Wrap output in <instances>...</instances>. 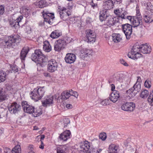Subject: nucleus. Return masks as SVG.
<instances>
[{
  "instance_id": "1",
  "label": "nucleus",
  "mask_w": 153,
  "mask_h": 153,
  "mask_svg": "<svg viewBox=\"0 0 153 153\" xmlns=\"http://www.w3.org/2000/svg\"><path fill=\"white\" fill-rule=\"evenodd\" d=\"M31 59L36 62H39L38 63L42 67L48 63L47 69L49 72H53L57 70L58 65L56 61L53 59L48 61L47 56L43 54L40 49L35 50L34 53L32 54Z\"/></svg>"
},
{
  "instance_id": "2",
  "label": "nucleus",
  "mask_w": 153,
  "mask_h": 153,
  "mask_svg": "<svg viewBox=\"0 0 153 153\" xmlns=\"http://www.w3.org/2000/svg\"><path fill=\"white\" fill-rule=\"evenodd\" d=\"M21 40V39L19 35H12L6 38L3 44L5 48L16 49L18 47Z\"/></svg>"
},
{
  "instance_id": "3",
  "label": "nucleus",
  "mask_w": 153,
  "mask_h": 153,
  "mask_svg": "<svg viewBox=\"0 0 153 153\" xmlns=\"http://www.w3.org/2000/svg\"><path fill=\"white\" fill-rule=\"evenodd\" d=\"M45 92L44 86H37L31 92L30 94L31 95L32 99L36 101L41 99Z\"/></svg>"
},
{
  "instance_id": "4",
  "label": "nucleus",
  "mask_w": 153,
  "mask_h": 153,
  "mask_svg": "<svg viewBox=\"0 0 153 153\" xmlns=\"http://www.w3.org/2000/svg\"><path fill=\"white\" fill-rule=\"evenodd\" d=\"M141 55L140 53V45L138 43H136L133 46L131 51L128 54V56L129 58L133 59H137Z\"/></svg>"
},
{
  "instance_id": "5",
  "label": "nucleus",
  "mask_w": 153,
  "mask_h": 153,
  "mask_svg": "<svg viewBox=\"0 0 153 153\" xmlns=\"http://www.w3.org/2000/svg\"><path fill=\"white\" fill-rule=\"evenodd\" d=\"M141 85L140 83H136L133 87L126 92L128 96L130 98L134 97L140 91Z\"/></svg>"
},
{
  "instance_id": "6",
  "label": "nucleus",
  "mask_w": 153,
  "mask_h": 153,
  "mask_svg": "<svg viewBox=\"0 0 153 153\" xmlns=\"http://www.w3.org/2000/svg\"><path fill=\"white\" fill-rule=\"evenodd\" d=\"M123 92H125L124 90L118 91H114L110 95L109 100L113 102H115L120 98H122Z\"/></svg>"
},
{
  "instance_id": "7",
  "label": "nucleus",
  "mask_w": 153,
  "mask_h": 153,
  "mask_svg": "<svg viewBox=\"0 0 153 153\" xmlns=\"http://www.w3.org/2000/svg\"><path fill=\"white\" fill-rule=\"evenodd\" d=\"M132 26L128 23L123 24L122 25V28L123 32L126 36L127 39H129L132 31Z\"/></svg>"
},
{
  "instance_id": "8",
  "label": "nucleus",
  "mask_w": 153,
  "mask_h": 153,
  "mask_svg": "<svg viewBox=\"0 0 153 153\" xmlns=\"http://www.w3.org/2000/svg\"><path fill=\"white\" fill-rule=\"evenodd\" d=\"M42 15L45 21L51 25L53 23V20L55 18L54 13H49L47 11H43Z\"/></svg>"
},
{
  "instance_id": "9",
  "label": "nucleus",
  "mask_w": 153,
  "mask_h": 153,
  "mask_svg": "<svg viewBox=\"0 0 153 153\" xmlns=\"http://www.w3.org/2000/svg\"><path fill=\"white\" fill-rule=\"evenodd\" d=\"M66 45L65 41L64 39H59L54 43V50L56 51L59 52Z\"/></svg>"
},
{
  "instance_id": "10",
  "label": "nucleus",
  "mask_w": 153,
  "mask_h": 153,
  "mask_svg": "<svg viewBox=\"0 0 153 153\" xmlns=\"http://www.w3.org/2000/svg\"><path fill=\"white\" fill-rule=\"evenodd\" d=\"M122 110L126 111L132 112L135 108V105L133 102H126L121 106Z\"/></svg>"
},
{
  "instance_id": "11",
  "label": "nucleus",
  "mask_w": 153,
  "mask_h": 153,
  "mask_svg": "<svg viewBox=\"0 0 153 153\" xmlns=\"http://www.w3.org/2000/svg\"><path fill=\"white\" fill-rule=\"evenodd\" d=\"M134 28H136L137 29L140 30L143 28V24L142 18L137 17L136 16H133V21L132 23Z\"/></svg>"
},
{
  "instance_id": "12",
  "label": "nucleus",
  "mask_w": 153,
  "mask_h": 153,
  "mask_svg": "<svg viewBox=\"0 0 153 153\" xmlns=\"http://www.w3.org/2000/svg\"><path fill=\"white\" fill-rule=\"evenodd\" d=\"M96 37V34L93 30L89 29L86 31L85 40L87 42H95Z\"/></svg>"
},
{
  "instance_id": "13",
  "label": "nucleus",
  "mask_w": 153,
  "mask_h": 153,
  "mask_svg": "<svg viewBox=\"0 0 153 153\" xmlns=\"http://www.w3.org/2000/svg\"><path fill=\"white\" fill-rule=\"evenodd\" d=\"M22 16H19L16 20L13 19L9 20V22L10 25L12 28L15 29L19 28L20 27L19 23L23 19Z\"/></svg>"
},
{
  "instance_id": "14",
  "label": "nucleus",
  "mask_w": 153,
  "mask_h": 153,
  "mask_svg": "<svg viewBox=\"0 0 153 153\" xmlns=\"http://www.w3.org/2000/svg\"><path fill=\"white\" fill-rule=\"evenodd\" d=\"M143 19L146 23L152 22L153 21V10L152 12L151 11H146L143 16Z\"/></svg>"
},
{
  "instance_id": "15",
  "label": "nucleus",
  "mask_w": 153,
  "mask_h": 153,
  "mask_svg": "<svg viewBox=\"0 0 153 153\" xmlns=\"http://www.w3.org/2000/svg\"><path fill=\"white\" fill-rule=\"evenodd\" d=\"M9 110L11 113L15 114L17 113L21 109V106L16 102L12 103L8 108Z\"/></svg>"
},
{
  "instance_id": "16",
  "label": "nucleus",
  "mask_w": 153,
  "mask_h": 153,
  "mask_svg": "<svg viewBox=\"0 0 153 153\" xmlns=\"http://www.w3.org/2000/svg\"><path fill=\"white\" fill-rule=\"evenodd\" d=\"M114 13L118 18L125 19V17L128 15V13L126 11L123 10V8L119 9L114 10Z\"/></svg>"
},
{
  "instance_id": "17",
  "label": "nucleus",
  "mask_w": 153,
  "mask_h": 153,
  "mask_svg": "<svg viewBox=\"0 0 153 153\" xmlns=\"http://www.w3.org/2000/svg\"><path fill=\"white\" fill-rule=\"evenodd\" d=\"M30 51V48L27 46L24 47L22 49L20 54V58L22 62H25L27 55Z\"/></svg>"
},
{
  "instance_id": "18",
  "label": "nucleus",
  "mask_w": 153,
  "mask_h": 153,
  "mask_svg": "<svg viewBox=\"0 0 153 153\" xmlns=\"http://www.w3.org/2000/svg\"><path fill=\"white\" fill-rule=\"evenodd\" d=\"M76 59V55L71 53L67 54L65 58L66 62L69 64L73 63L75 61Z\"/></svg>"
},
{
  "instance_id": "19",
  "label": "nucleus",
  "mask_w": 153,
  "mask_h": 153,
  "mask_svg": "<svg viewBox=\"0 0 153 153\" xmlns=\"http://www.w3.org/2000/svg\"><path fill=\"white\" fill-rule=\"evenodd\" d=\"M80 55V58L84 59L85 58L89 57L91 56L92 51L90 50L85 49L82 50Z\"/></svg>"
},
{
  "instance_id": "20",
  "label": "nucleus",
  "mask_w": 153,
  "mask_h": 153,
  "mask_svg": "<svg viewBox=\"0 0 153 153\" xmlns=\"http://www.w3.org/2000/svg\"><path fill=\"white\" fill-rule=\"evenodd\" d=\"M99 19L102 22L106 20L110 15L107 13V11L105 10H102L99 13Z\"/></svg>"
},
{
  "instance_id": "21",
  "label": "nucleus",
  "mask_w": 153,
  "mask_h": 153,
  "mask_svg": "<svg viewBox=\"0 0 153 153\" xmlns=\"http://www.w3.org/2000/svg\"><path fill=\"white\" fill-rule=\"evenodd\" d=\"M114 5L112 0H108L104 3L103 7L104 10H107L113 8Z\"/></svg>"
},
{
  "instance_id": "22",
  "label": "nucleus",
  "mask_w": 153,
  "mask_h": 153,
  "mask_svg": "<svg viewBox=\"0 0 153 153\" xmlns=\"http://www.w3.org/2000/svg\"><path fill=\"white\" fill-rule=\"evenodd\" d=\"M71 134V131L69 130H67L61 133L59 136V138L61 140L65 141L70 138Z\"/></svg>"
},
{
  "instance_id": "23",
  "label": "nucleus",
  "mask_w": 153,
  "mask_h": 153,
  "mask_svg": "<svg viewBox=\"0 0 153 153\" xmlns=\"http://www.w3.org/2000/svg\"><path fill=\"white\" fill-rule=\"evenodd\" d=\"M90 148V143L87 141H85L80 146L81 151L86 153Z\"/></svg>"
},
{
  "instance_id": "24",
  "label": "nucleus",
  "mask_w": 153,
  "mask_h": 153,
  "mask_svg": "<svg viewBox=\"0 0 153 153\" xmlns=\"http://www.w3.org/2000/svg\"><path fill=\"white\" fill-rule=\"evenodd\" d=\"M53 96H48L43 101H42V103L43 106L46 107L48 105L53 104Z\"/></svg>"
},
{
  "instance_id": "25",
  "label": "nucleus",
  "mask_w": 153,
  "mask_h": 153,
  "mask_svg": "<svg viewBox=\"0 0 153 153\" xmlns=\"http://www.w3.org/2000/svg\"><path fill=\"white\" fill-rule=\"evenodd\" d=\"M59 16L61 19L63 21H66L69 18V16L71 15L70 11H68L67 12H59Z\"/></svg>"
},
{
  "instance_id": "26",
  "label": "nucleus",
  "mask_w": 153,
  "mask_h": 153,
  "mask_svg": "<svg viewBox=\"0 0 153 153\" xmlns=\"http://www.w3.org/2000/svg\"><path fill=\"white\" fill-rule=\"evenodd\" d=\"M150 47L143 45H140V53L143 54L149 53L151 51Z\"/></svg>"
},
{
  "instance_id": "27",
  "label": "nucleus",
  "mask_w": 153,
  "mask_h": 153,
  "mask_svg": "<svg viewBox=\"0 0 153 153\" xmlns=\"http://www.w3.org/2000/svg\"><path fill=\"white\" fill-rule=\"evenodd\" d=\"M7 95L5 91L2 88H0V102L7 99Z\"/></svg>"
},
{
  "instance_id": "28",
  "label": "nucleus",
  "mask_w": 153,
  "mask_h": 153,
  "mask_svg": "<svg viewBox=\"0 0 153 153\" xmlns=\"http://www.w3.org/2000/svg\"><path fill=\"white\" fill-rule=\"evenodd\" d=\"M24 111L29 114H32L35 110L34 107L31 105H27L26 106L24 107Z\"/></svg>"
},
{
  "instance_id": "29",
  "label": "nucleus",
  "mask_w": 153,
  "mask_h": 153,
  "mask_svg": "<svg viewBox=\"0 0 153 153\" xmlns=\"http://www.w3.org/2000/svg\"><path fill=\"white\" fill-rule=\"evenodd\" d=\"M116 22V20H115L114 18L110 15L106 20V23L107 26L111 27L114 25Z\"/></svg>"
},
{
  "instance_id": "30",
  "label": "nucleus",
  "mask_w": 153,
  "mask_h": 153,
  "mask_svg": "<svg viewBox=\"0 0 153 153\" xmlns=\"http://www.w3.org/2000/svg\"><path fill=\"white\" fill-rule=\"evenodd\" d=\"M112 39L114 42H119L122 40V37L120 34H113L112 36Z\"/></svg>"
},
{
  "instance_id": "31",
  "label": "nucleus",
  "mask_w": 153,
  "mask_h": 153,
  "mask_svg": "<svg viewBox=\"0 0 153 153\" xmlns=\"http://www.w3.org/2000/svg\"><path fill=\"white\" fill-rule=\"evenodd\" d=\"M43 49L45 51L48 52H49L51 51V47L48 41H46L44 42Z\"/></svg>"
},
{
  "instance_id": "32",
  "label": "nucleus",
  "mask_w": 153,
  "mask_h": 153,
  "mask_svg": "<svg viewBox=\"0 0 153 153\" xmlns=\"http://www.w3.org/2000/svg\"><path fill=\"white\" fill-rule=\"evenodd\" d=\"M109 149L110 152L108 153H117L118 146L114 144L111 145L109 146Z\"/></svg>"
},
{
  "instance_id": "33",
  "label": "nucleus",
  "mask_w": 153,
  "mask_h": 153,
  "mask_svg": "<svg viewBox=\"0 0 153 153\" xmlns=\"http://www.w3.org/2000/svg\"><path fill=\"white\" fill-rule=\"evenodd\" d=\"M66 146L64 145H60L56 148L57 153H67Z\"/></svg>"
},
{
  "instance_id": "34",
  "label": "nucleus",
  "mask_w": 153,
  "mask_h": 153,
  "mask_svg": "<svg viewBox=\"0 0 153 153\" xmlns=\"http://www.w3.org/2000/svg\"><path fill=\"white\" fill-rule=\"evenodd\" d=\"M33 113L32 114V115L34 117H36L40 116L42 114V110L40 108H35V110H34Z\"/></svg>"
},
{
  "instance_id": "35",
  "label": "nucleus",
  "mask_w": 153,
  "mask_h": 153,
  "mask_svg": "<svg viewBox=\"0 0 153 153\" xmlns=\"http://www.w3.org/2000/svg\"><path fill=\"white\" fill-rule=\"evenodd\" d=\"M11 70H10L6 71L7 74H8L10 73H11L13 72L14 73H16L19 71V68L16 65H13L12 66H11Z\"/></svg>"
},
{
  "instance_id": "36",
  "label": "nucleus",
  "mask_w": 153,
  "mask_h": 153,
  "mask_svg": "<svg viewBox=\"0 0 153 153\" xmlns=\"http://www.w3.org/2000/svg\"><path fill=\"white\" fill-rule=\"evenodd\" d=\"M75 66L77 68L82 69L85 67L86 66V64L83 61L81 60L76 63Z\"/></svg>"
},
{
  "instance_id": "37",
  "label": "nucleus",
  "mask_w": 153,
  "mask_h": 153,
  "mask_svg": "<svg viewBox=\"0 0 153 153\" xmlns=\"http://www.w3.org/2000/svg\"><path fill=\"white\" fill-rule=\"evenodd\" d=\"M7 74V75L6 72H5L3 71H0V82L5 80Z\"/></svg>"
},
{
  "instance_id": "38",
  "label": "nucleus",
  "mask_w": 153,
  "mask_h": 153,
  "mask_svg": "<svg viewBox=\"0 0 153 153\" xmlns=\"http://www.w3.org/2000/svg\"><path fill=\"white\" fill-rule=\"evenodd\" d=\"M144 5L146 7V8L148 10V11H151L152 12L153 10V5L150 2H146L143 3Z\"/></svg>"
},
{
  "instance_id": "39",
  "label": "nucleus",
  "mask_w": 153,
  "mask_h": 153,
  "mask_svg": "<svg viewBox=\"0 0 153 153\" xmlns=\"http://www.w3.org/2000/svg\"><path fill=\"white\" fill-rule=\"evenodd\" d=\"M141 93H140V97L143 98H146L149 94V92L148 90L146 89L142 90Z\"/></svg>"
},
{
  "instance_id": "40",
  "label": "nucleus",
  "mask_w": 153,
  "mask_h": 153,
  "mask_svg": "<svg viewBox=\"0 0 153 153\" xmlns=\"http://www.w3.org/2000/svg\"><path fill=\"white\" fill-rule=\"evenodd\" d=\"M71 96H73L72 97H71L69 98L70 100H71V103H72L74 102V99H76L78 96V94L77 92L76 91H74L73 92V93L71 94Z\"/></svg>"
},
{
  "instance_id": "41",
  "label": "nucleus",
  "mask_w": 153,
  "mask_h": 153,
  "mask_svg": "<svg viewBox=\"0 0 153 153\" xmlns=\"http://www.w3.org/2000/svg\"><path fill=\"white\" fill-rule=\"evenodd\" d=\"M21 152V148L20 145H17L13 149L12 153H19Z\"/></svg>"
},
{
  "instance_id": "42",
  "label": "nucleus",
  "mask_w": 153,
  "mask_h": 153,
  "mask_svg": "<svg viewBox=\"0 0 153 153\" xmlns=\"http://www.w3.org/2000/svg\"><path fill=\"white\" fill-rule=\"evenodd\" d=\"M148 101L150 103L151 106H153V90L150 93Z\"/></svg>"
},
{
  "instance_id": "43",
  "label": "nucleus",
  "mask_w": 153,
  "mask_h": 153,
  "mask_svg": "<svg viewBox=\"0 0 153 153\" xmlns=\"http://www.w3.org/2000/svg\"><path fill=\"white\" fill-rule=\"evenodd\" d=\"M38 5L40 8H43L47 6V2L45 0H41L39 2Z\"/></svg>"
},
{
  "instance_id": "44",
  "label": "nucleus",
  "mask_w": 153,
  "mask_h": 153,
  "mask_svg": "<svg viewBox=\"0 0 153 153\" xmlns=\"http://www.w3.org/2000/svg\"><path fill=\"white\" fill-rule=\"evenodd\" d=\"M144 86L146 88H150L151 86V81L149 79H147L145 82Z\"/></svg>"
},
{
  "instance_id": "45",
  "label": "nucleus",
  "mask_w": 153,
  "mask_h": 153,
  "mask_svg": "<svg viewBox=\"0 0 153 153\" xmlns=\"http://www.w3.org/2000/svg\"><path fill=\"white\" fill-rule=\"evenodd\" d=\"M99 138L102 140H105L106 138V133H100L99 135Z\"/></svg>"
},
{
  "instance_id": "46",
  "label": "nucleus",
  "mask_w": 153,
  "mask_h": 153,
  "mask_svg": "<svg viewBox=\"0 0 153 153\" xmlns=\"http://www.w3.org/2000/svg\"><path fill=\"white\" fill-rule=\"evenodd\" d=\"M100 104L103 106H105L109 104V100L107 99H105L101 102Z\"/></svg>"
},
{
  "instance_id": "47",
  "label": "nucleus",
  "mask_w": 153,
  "mask_h": 153,
  "mask_svg": "<svg viewBox=\"0 0 153 153\" xmlns=\"http://www.w3.org/2000/svg\"><path fill=\"white\" fill-rule=\"evenodd\" d=\"M23 12L26 16H27L30 13V9L25 7L23 8Z\"/></svg>"
},
{
  "instance_id": "48",
  "label": "nucleus",
  "mask_w": 153,
  "mask_h": 153,
  "mask_svg": "<svg viewBox=\"0 0 153 153\" xmlns=\"http://www.w3.org/2000/svg\"><path fill=\"white\" fill-rule=\"evenodd\" d=\"M55 31H56V32H57V33H56V36H55V38H56V39L58 38L62 35V33L60 30H55Z\"/></svg>"
},
{
  "instance_id": "49",
  "label": "nucleus",
  "mask_w": 153,
  "mask_h": 153,
  "mask_svg": "<svg viewBox=\"0 0 153 153\" xmlns=\"http://www.w3.org/2000/svg\"><path fill=\"white\" fill-rule=\"evenodd\" d=\"M97 149L95 148H92L90 149L89 151L87 153H97Z\"/></svg>"
},
{
  "instance_id": "50",
  "label": "nucleus",
  "mask_w": 153,
  "mask_h": 153,
  "mask_svg": "<svg viewBox=\"0 0 153 153\" xmlns=\"http://www.w3.org/2000/svg\"><path fill=\"white\" fill-rule=\"evenodd\" d=\"M108 82L109 84L114 82L115 81V79L113 75L111 76L108 79Z\"/></svg>"
},
{
  "instance_id": "51",
  "label": "nucleus",
  "mask_w": 153,
  "mask_h": 153,
  "mask_svg": "<svg viewBox=\"0 0 153 153\" xmlns=\"http://www.w3.org/2000/svg\"><path fill=\"white\" fill-rule=\"evenodd\" d=\"M125 19H127L129 20L130 21L133 23V16H128L127 15L125 17Z\"/></svg>"
},
{
  "instance_id": "52",
  "label": "nucleus",
  "mask_w": 153,
  "mask_h": 153,
  "mask_svg": "<svg viewBox=\"0 0 153 153\" xmlns=\"http://www.w3.org/2000/svg\"><path fill=\"white\" fill-rule=\"evenodd\" d=\"M115 79V81H119L120 80L121 77L119 74H117L116 75H113Z\"/></svg>"
},
{
  "instance_id": "53",
  "label": "nucleus",
  "mask_w": 153,
  "mask_h": 153,
  "mask_svg": "<svg viewBox=\"0 0 153 153\" xmlns=\"http://www.w3.org/2000/svg\"><path fill=\"white\" fill-rule=\"evenodd\" d=\"M122 1V0H112L114 5L121 3Z\"/></svg>"
},
{
  "instance_id": "54",
  "label": "nucleus",
  "mask_w": 153,
  "mask_h": 153,
  "mask_svg": "<svg viewBox=\"0 0 153 153\" xmlns=\"http://www.w3.org/2000/svg\"><path fill=\"white\" fill-rule=\"evenodd\" d=\"M56 33H57V32H56ZM56 32L55 31V30H54L51 33L50 36L53 39H56V38H55V36H56Z\"/></svg>"
},
{
  "instance_id": "55",
  "label": "nucleus",
  "mask_w": 153,
  "mask_h": 153,
  "mask_svg": "<svg viewBox=\"0 0 153 153\" xmlns=\"http://www.w3.org/2000/svg\"><path fill=\"white\" fill-rule=\"evenodd\" d=\"M4 12V7L2 5L0 6V15H2Z\"/></svg>"
},
{
  "instance_id": "56",
  "label": "nucleus",
  "mask_w": 153,
  "mask_h": 153,
  "mask_svg": "<svg viewBox=\"0 0 153 153\" xmlns=\"http://www.w3.org/2000/svg\"><path fill=\"white\" fill-rule=\"evenodd\" d=\"M65 120H66V122L65 123V122H64V128L66 127L67 126V125L70 122L68 118L65 119Z\"/></svg>"
},
{
  "instance_id": "57",
  "label": "nucleus",
  "mask_w": 153,
  "mask_h": 153,
  "mask_svg": "<svg viewBox=\"0 0 153 153\" xmlns=\"http://www.w3.org/2000/svg\"><path fill=\"white\" fill-rule=\"evenodd\" d=\"M90 4L91 6V7L94 8L97 6V4L96 3H94L93 2V0H92L91 1V2H90Z\"/></svg>"
},
{
  "instance_id": "58",
  "label": "nucleus",
  "mask_w": 153,
  "mask_h": 153,
  "mask_svg": "<svg viewBox=\"0 0 153 153\" xmlns=\"http://www.w3.org/2000/svg\"><path fill=\"white\" fill-rule=\"evenodd\" d=\"M120 63L123 65L124 66H128V64L123 59L120 60Z\"/></svg>"
},
{
  "instance_id": "59",
  "label": "nucleus",
  "mask_w": 153,
  "mask_h": 153,
  "mask_svg": "<svg viewBox=\"0 0 153 153\" xmlns=\"http://www.w3.org/2000/svg\"><path fill=\"white\" fill-rule=\"evenodd\" d=\"M68 6L67 7L68 9L70 10L72 9L73 6L72 5V2H70L68 3Z\"/></svg>"
},
{
  "instance_id": "60",
  "label": "nucleus",
  "mask_w": 153,
  "mask_h": 153,
  "mask_svg": "<svg viewBox=\"0 0 153 153\" xmlns=\"http://www.w3.org/2000/svg\"><path fill=\"white\" fill-rule=\"evenodd\" d=\"M64 92H65V95L67 99H68L71 96V93L69 92L68 91L66 92L64 91Z\"/></svg>"
},
{
  "instance_id": "61",
  "label": "nucleus",
  "mask_w": 153,
  "mask_h": 153,
  "mask_svg": "<svg viewBox=\"0 0 153 153\" xmlns=\"http://www.w3.org/2000/svg\"><path fill=\"white\" fill-rule=\"evenodd\" d=\"M65 95V92H63L61 94V98L63 100H67Z\"/></svg>"
},
{
  "instance_id": "62",
  "label": "nucleus",
  "mask_w": 153,
  "mask_h": 153,
  "mask_svg": "<svg viewBox=\"0 0 153 153\" xmlns=\"http://www.w3.org/2000/svg\"><path fill=\"white\" fill-rule=\"evenodd\" d=\"M43 75L44 76L46 77H51V75L50 73L47 72H45L43 73Z\"/></svg>"
},
{
  "instance_id": "63",
  "label": "nucleus",
  "mask_w": 153,
  "mask_h": 153,
  "mask_svg": "<svg viewBox=\"0 0 153 153\" xmlns=\"http://www.w3.org/2000/svg\"><path fill=\"white\" fill-rule=\"evenodd\" d=\"M22 107L24 108V107L25 106H26L27 105H29V104H28L27 103V102L26 101H23L22 102Z\"/></svg>"
},
{
  "instance_id": "64",
  "label": "nucleus",
  "mask_w": 153,
  "mask_h": 153,
  "mask_svg": "<svg viewBox=\"0 0 153 153\" xmlns=\"http://www.w3.org/2000/svg\"><path fill=\"white\" fill-rule=\"evenodd\" d=\"M136 16V17H140V18H142V16L140 14V12L139 10H137L136 11V16Z\"/></svg>"
}]
</instances>
